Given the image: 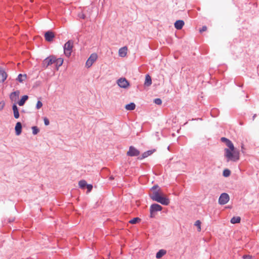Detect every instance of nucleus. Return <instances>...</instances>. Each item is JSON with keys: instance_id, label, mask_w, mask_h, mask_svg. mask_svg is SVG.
I'll use <instances>...</instances> for the list:
<instances>
[{"instance_id": "nucleus-1", "label": "nucleus", "mask_w": 259, "mask_h": 259, "mask_svg": "<svg viewBox=\"0 0 259 259\" xmlns=\"http://www.w3.org/2000/svg\"><path fill=\"white\" fill-rule=\"evenodd\" d=\"M221 141L226 143V145L229 148L225 149V156L227 161H237L239 159V151L236 150L233 143L228 139L223 137L221 139Z\"/></svg>"}, {"instance_id": "nucleus-2", "label": "nucleus", "mask_w": 259, "mask_h": 259, "mask_svg": "<svg viewBox=\"0 0 259 259\" xmlns=\"http://www.w3.org/2000/svg\"><path fill=\"white\" fill-rule=\"evenodd\" d=\"M152 193L150 194V197L153 200L165 205H167L169 203V199L161 195L160 189L158 186H153L152 188Z\"/></svg>"}, {"instance_id": "nucleus-3", "label": "nucleus", "mask_w": 259, "mask_h": 259, "mask_svg": "<svg viewBox=\"0 0 259 259\" xmlns=\"http://www.w3.org/2000/svg\"><path fill=\"white\" fill-rule=\"evenodd\" d=\"M73 47V41L71 40H69L64 46V53L65 55L69 58L72 52V49Z\"/></svg>"}, {"instance_id": "nucleus-4", "label": "nucleus", "mask_w": 259, "mask_h": 259, "mask_svg": "<svg viewBox=\"0 0 259 259\" xmlns=\"http://www.w3.org/2000/svg\"><path fill=\"white\" fill-rule=\"evenodd\" d=\"M54 60H56L55 57L54 56H50L49 57L46 58L42 62V67L44 68H47L49 66L51 65L54 63Z\"/></svg>"}, {"instance_id": "nucleus-5", "label": "nucleus", "mask_w": 259, "mask_h": 259, "mask_svg": "<svg viewBox=\"0 0 259 259\" xmlns=\"http://www.w3.org/2000/svg\"><path fill=\"white\" fill-rule=\"evenodd\" d=\"M97 58H98V56H97V54H96V53L92 54L86 62V63H85L86 67L87 68H90V67H91L92 66L93 64L95 62H96Z\"/></svg>"}, {"instance_id": "nucleus-6", "label": "nucleus", "mask_w": 259, "mask_h": 259, "mask_svg": "<svg viewBox=\"0 0 259 259\" xmlns=\"http://www.w3.org/2000/svg\"><path fill=\"white\" fill-rule=\"evenodd\" d=\"M140 154V151L133 146L130 147L129 150L126 153L127 156L131 157L137 156H139Z\"/></svg>"}, {"instance_id": "nucleus-7", "label": "nucleus", "mask_w": 259, "mask_h": 259, "mask_svg": "<svg viewBox=\"0 0 259 259\" xmlns=\"http://www.w3.org/2000/svg\"><path fill=\"white\" fill-rule=\"evenodd\" d=\"M229 196L227 193H222L219 197V203L221 205L226 204L229 200Z\"/></svg>"}, {"instance_id": "nucleus-8", "label": "nucleus", "mask_w": 259, "mask_h": 259, "mask_svg": "<svg viewBox=\"0 0 259 259\" xmlns=\"http://www.w3.org/2000/svg\"><path fill=\"white\" fill-rule=\"evenodd\" d=\"M117 83L120 88L124 89L127 88L130 85L129 82L125 78H119Z\"/></svg>"}, {"instance_id": "nucleus-9", "label": "nucleus", "mask_w": 259, "mask_h": 259, "mask_svg": "<svg viewBox=\"0 0 259 259\" xmlns=\"http://www.w3.org/2000/svg\"><path fill=\"white\" fill-rule=\"evenodd\" d=\"M20 92L18 90L11 93L10 95V99L12 102H16L19 97Z\"/></svg>"}, {"instance_id": "nucleus-10", "label": "nucleus", "mask_w": 259, "mask_h": 259, "mask_svg": "<svg viewBox=\"0 0 259 259\" xmlns=\"http://www.w3.org/2000/svg\"><path fill=\"white\" fill-rule=\"evenodd\" d=\"M162 209V207L161 205L158 204H153L150 206V210L156 212L161 211Z\"/></svg>"}, {"instance_id": "nucleus-11", "label": "nucleus", "mask_w": 259, "mask_h": 259, "mask_svg": "<svg viewBox=\"0 0 259 259\" xmlns=\"http://www.w3.org/2000/svg\"><path fill=\"white\" fill-rule=\"evenodd\" d=\"M184 21L182 20H177L175 23V27L178 30H180L182 28L183 26L184 25Z\"/></svg>"}, {"instance_id": "nucleus-12", "label": "nucleus", "mask_w": 259, "mask_h": 259, "mask_svg": "<svg viewBox=\"0 0 259 259\" xmlns=\"http://www.w3.org/2000/svg\"><path fill=\"white\" fill-rule=\"evenodd\" d=\"M127 48L126 47H123L119 50V56L121 57H124L126 56Z\"/></svg>"}, {"instance_id": "nucleus-13", "label": "nucleus", "mask_w": 259, "mask_h": 259, "mask_svg": "<svg viewBox=\"0 0 259 259\" xmlns=\"http://www.w3.org/2000/svg\"><path fill=\"white\" fill-rule=\"evenodd\" d=\"M15 129L16 131V134L17 136L20 135L22 132V124L21 122H18L16 123Z\"/></svg>"}, {"instance_id": "nucleus-14", "label": "nucleus", "mask_w": 259, "mask_h": 259, "mask_svg": "<svg viewBox=\"0 0 259 259\" xmlns=\"http://www.w3.org/2000/svg\"><path fill=\"white\" fill-rule=\"evenodd\" d=\"M12 109L14 113V116L15 118H18L19 117V113L18 109L16 104H14L12 106Z\"/></svg>"}, {"instance_id": "nucleus-15", "label": "nucleus", "mask_w": 259, "mask_h": 259, "mask_svg": "<svg viewBox=\"0 0 259 259\" xmlns=\"http://www.w3.org/2000/svg\"><path fill=\"white\" fill-rule=\"evenodd\" d=\"M152 84V79L149 74H147L145 77L144 84L145 86L149 87Z\"/></svg>"}, {"instance_id": "nucleus-16", "label": "nucleus", "mask_w": 259, "mask_h": 259, "mask_svg": "<svg viewBox=\"0 0 259 259\" xmlns=\"http://www.w3.org/2000/svg\"><path fill=\"white\" fill-rule=\"evenodd\" d=\"M54 37V33H45V39L48 41H52Z\"/></svg>"}, {"instance_id": "nucleus-17", "label": "nucleus", "mask_w": 259, "mask_h": 259, "mask_svg": "<svg viewBox=\"0 0 259 259\" xmlns=\"http://www.w3.org/2000/svg\"><path fill=\"white\" fill-rule=\"evenodd\" d=\"M28 97L27 95H24L22 96V98L20 99V100L18 102V104L20 106H23L25 104V102L28 100Z\"/></svg>"}, {"instance_id": "nucleus-18", "label": "nucleus", "mask_w": 259, "mask_h": 259, "mask_svg": "<svg viewBox=\"0 0 259 259\" xmlns=\"http://www.w3.org/2000/svg\"><path fill=\"white\" fill-rule=\"evenodd\" d=\"M166 253V251L164 249L159 250L156 254V257L157 258H160L164 255Z\"/></svg>"}, {"instance_id": "nucleus-19", "label": "nucleus", "mask_w": 259, "mask_h": 259, "mask_svg": "<svg viewBox=\"0 0 259 259\" xmlns=\"http://www.w3.org/2000/svg\"><path fill=\"white\" fill-rule=\"evenodd\" d=\"M55 60H54V63L56 64V66L57 68L62 66V65L63 64V61H64L63 59L62 58H59L57 59L55 57Z\"/></svg>"}, {"instance_id": "nucleus-20", "label": "nucleus", "mask_w": 259, "mask_h": 259, "mask_svg": "<svg viewBox=\"0 0 259 259\" xmlns=\"http://www.w3.org/2000/svg\"><path fill=\"white\" fill-rule=\"evenodd\" d=\"M0 76H1L2 81L4 82L7 78V73L3 70H0Z\"/></svg>"}, {"instance_id": "nucleus-21", "label": "nucleus", "mask_w": 259, "mask_h": 259, "mask_svg": "<svg viewBox=\"0 0 259 259\" xmlns=\"http://www.w3.org/2000/svg\"><path fill=\"white\" fill-rule=\"evenodd\" d=\"M154 150H148L145 152H144L142 154V157L140 158L141 159L145 158L148 156L151 155L153 152Z\"/></svg>"}, {"instance_id": "nucleus-22", "label": "nucleus", "mask_w": 259, "mask_h": 259, "mask_svg": "<svg viewBox=\"0 0 259 259\" xmlns=\"http://www.w3.org/2000/svg\"><path fill=\"white\" fill-rule=\"evenodd\" d=\"M125 108L127 110H133L136 108V105L134 103H131L128 104H127Z\"/></svg>"}, {"instance_id": "nucleus-23", "label": "nucleus", "mask_w": 259, "mask_h": 259, "mask_svg": "<svg viewBox=\"0 0 259 259\" xmlns=\"http://www.w3.org/2000/svg\"><path fill=\"white\" fill-rule=\"evenodd\" d=\"M26 78V74H19L17 78V80L20 82H22Z\"/></svg>"}, {"instance_id": "nucleus-24", "label": "nucleus", "mask_w": 259, "mask_h": 259, "mask_svg": "<svg viewBox=\"0 0 259 259\" xmlns=\"http://www.w3.org/2000/svg\"><path fill=\"white\" fill-rule=\"evenodd\" d=\"M87 185L86 181L84 180H80L78 183V185L80 188L84 189Z\"/></svg>"}, {"instance_id": "nucleus-25", "label": "nucleus", "mask_w": 259, "mask_h": 259, "mask_svg": "<svg viewBox=\"0 0 259 259\" xmlns=\"http://www.w3.org/2000/svg\"><path fill=\"white\" fill-rule=\"evenodd\" d=\"M240 218L239 217H233L231 220V223L232 224H236V223H240Z\"/></svg>"}, {"instance_id": "nucleus-26", "label": "nucleus", "mask_w": 259, "mask_h": 259, "mask_svg": "<svg viewBox=\"0 0 259 259\" xmlns=\"http://www.w3.org/2000/svg\"><path fill=\"white\" fill-rule=\"evenodd\" d=\"M141 219L139 218H134L129 221V223L132 224H135L137 222H140Z\"/></svg>"}, {"instance_id": "nucleus-27", "label": "nucleus", "mask_w": 259, "mask_h": 259, "mask_svg": "<svg viewBox=\"0 0 259 259\" xmlns=\"http://www.w3.org/2000/svg\"><path fill=\"white\" fill-rule=\"evenodd\" d=\"M195 226H196L197 227V230L198 232L201 231V222L199 220H197L196 221L195 223Z\"/></svg>"}, {"instance_id": "nucleus-28", "label": "nucleus", "mask_w": 259, "mask_h": 259, "mask_svg": "<svg viewBox=\"0 0 259 259\" xmlns=\"http://www.w3.org/2000/svg\"><path fill=\"white\" fill-rule=\"evenodd\" d=\"M32 133L33 135H36L39 132V130L37 126H33L32 127Z\"/></svg>"}, {"instance_id": "nucleus-29", "label": "nucleus", "mask_w": 259, "mask_h": 259, "mask_svg": "<svg viewBox=\"0 0 259 259\" xmlns=\"http://www.w3.org/2000/svg\"><path fill=\"white\" fill-rule=\"evenodd\" d=\"M230 170L228 169H225L223 171V176L226 177H229L230 175Z\"/></svg>"}, {"instance_id": "nucleus-30", "label": "nucleus", "mask_w": 259, "mask_h": 259, "mask_svg": "<svg viewBox=\"0 0 259 259\" xmlns=\"http://www.w3.org/2000/svg\"><path fill=\"white\" fill-rule=\"evenodd\" d=\"M42 106V102L40 100H38L36 103V108L37 109H39L40 108H41Z\"/></svg>"}, {"instance_id": "nucleus-31", "label": "nucleus", "mask_w": 259, "mask_h": 259, "mask_svg": "<svg viewBox=\"0 0 259 259\" xmlns=\"http://www.w3.org/2000/svg\"><path fill=\"white\" fill-rule=\"evenodd\" d=\"M78 17L80 19H84L86 18L85 14L82 12L78 13Z\"/></svg>"}, {"instance_id": "nucleus-32", "label": "nucleus", "mask_w": 259, "mask_h": 259, "mask_svg": "<svg viewBox=\"0 0 259 259\" xmlns=\"http://www.w3.org/2000/svg\"><path fill=\"white\" fill-rule=\"evenodd\" d=\"M86 187L88 189L87 193L90 192L93 189V186L91 184H87Z\"/></svg>"}, {"instance_id": "nucleus-33", "label": "nucleus", "mask_w": 259, "mask_h": 259, "mask_svg": "<svg viewBox=\"0 0 259 259\" xmlns=\"http://www.w3.org/2000/svg\"><path fill=\"white\" fill-rule=\"evenodd\" d=\"M154 102L157 105H161L162 104V101L159 98L155 99Z\"/></svg>"}, {"instance_id": "nucleus-34", "label": "nucleus", "mask_w": 259, "mask_h": 259, "mask_svg": "<svg viewBox=\"0 0 259 259\" xmlns=\"http://www.w3.org/2000/svg\"><path fill=\"white\" fill-rule=\"evenodd\" d=\"M207 30V27L206 26H203L199 29V32H203Z\"/></svg>"}, {"instance_id": "nucleus-35", "label": "nucleus", "mask_w": 259, "mask_h": 259, "mask_svg": "<svg viewBox=\"0 0 259 259\" xmlns=\"http://www.w3.org/2000/svg\"><path fill=\"white\" fill-rule=\"evenodd\" d=\"M44 123L46 125H48L50 124L49 120L47 117H45L44 118Z\"/></svg>"}, {"instance_id": "nucleus-36", "label": "nucleus", "mask_w": 259, "mask_h": 259, "mask_svg": "<svg viewBox=\"0 0 259 259\" xmlns=\"http://www.w3.org/2000/svg\"><path fill=\"white\" fill-rule=\"evenodd\" d=\"M5 105L4 102H0V111L2 110Z\"/></svg>"}, {"instance_id": "nucleus-37", "label": "nucleus", "mask_w": 259, "mask_h": 259, "mask_svg": "<svg viewBox=\"0 0 259 259\" xmlns=\"http://www.w3.org/2000/svg\"><path fill=\"white\" fill-rule=\"evenodd\" d=\"M150 218H153L155 217V214H154V211H152L151 210H150Z\"/></svg>"}, {"instance_id": "nucleus-38", "label": "nucleus", "mask_w": 259, "mask_h": 259, "mask_svg": "<svg viewBox=\"0 0 259 259\" xmlns=\"http://www.w3.org/2000/svg\"><path fill=\"white\" fill-rule=\"evenodd\" d=\"M247 257H248V256H247V255H244V256H243V258L244 259H246V258H247Z\"/></svg>"}, {"instance_id": "nucleus-39", "label": "nucleus", "mask_w": 259, "mask_h": 259, "mask_svg": "<svg viewBox=\"0 0 259 259\" xmlns=\"http://www.w3.org/2000/svg\"><path fill=\"white\" fill-rule=\"evenodd\" d=\"M45 32L49 33V32H53L51 31V30H48V31H46Z\"/></svg>"}]
</instances>
